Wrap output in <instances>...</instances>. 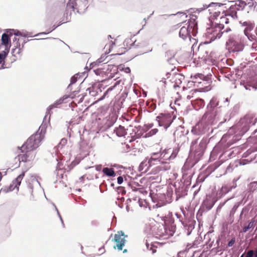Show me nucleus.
Wrapping results in <instances>:
<instances>
[{"label":"nucleus","mask_w":257,"mask_h":257,"mask_svg":"<svg viewBox=\"0 0 257 257\" xmlns=\"http://www.w3.org/2000/svg\"><path fill=\"white\" fill-rule=\"evenodd\" d=\"M17 36L14 35L11 39H13V41H16L17 40Z\"/></svg>","instance_id":"bb28decb"},{"label":"nucleus","mask_w":257,"mask_h":257,"mask_svg":"<svg viewBox=\"0 0 257 257\" xmlns=\"http://www.w3.org/2000/svg\"><path fill=\"white\" fill-rule=\"evenodd\" d=\"M229 22V19L226 15H222L220 16L218 21H216L215 23L219 26V28L220 29L223 28L224 26V24H227Z\"/></svg>","instance_id":"9d476101"},{"label":"nucleus","mask_w":257,"mask_h":257,"mask_svg":"<svg viewBox=\"0 0 257 257\" xmlns=\"http://www.w3.org/2000/svg\"><path fill=\"white\" fill-rule=\"evenodd\" d=\"M183 16H185L186 18L187 17V16L185 15V14H183Z\"/></svg>","instance_id":"c756f323"},{"label":"nucleus","mask_w":257,"mask_h":257,"mask_svg":"<svg viewBox=\"0 0 257 257\" xmlns=\"http://www.w3.org/2000/svg\"><path fill=\"white\" fill-rule=\"evenodd\" d=\"M9 52L0 49V69L3 68L5 64V60Z\"/></svg>","instance_id":"f8f14e48"},{"label":"nucleus","mask_w":257,"mask_h":257,"mask_svg":"<svg viewBox=\"0 0 257 257\" xmlns=\"http://www.w3.org/2000/svg\"><path fill=\"white\" fill-rule=\"evenodd\" d=\"M35 157V153L32 150H29L26 153L19 155L17 158H16L19 161L18 164H16L15 167L20 166L21 162H30L34 160Z\"/></svg>","instance_id":"20e7f679"},{"label":"nucleus","mask_w":257,"mask_h":257,"mask_svg":"<svg viewBox=\"0 0 257 257\" xmlns=\"http://www.w3.org/2000/svg\"><path fill=\"white\" fill-rule=\"evenodd\" d=\"M252 3H250L249 2L247 3L248 5H254L255 7H256L257 8V0H251Z\"/></svg>","instance_id":"412c9836"},{"label":"nucleus","mask_w":257,"mask_h":257,"mask_svg":"<svg viewBox=\"0 0 257 257\" xmlns=\"http://www.w3.org/2000/svg\"><path fill=\"white\" fill-rule=\"evenodd\" d=\"M253 227V222H250L248 223V225L246 227H244L243 228V231L244 232H246L249 229L252 228Z\"/></svg>","instance_id":"a211bd4d"},{"label":"nucleus","mask_w":257,"mask_h":257,"mask_svg":"<svg viewBox=\"0 0 257 257\" xmlns=\"http://www.w3.org/2000/svg\"><path fill=\"white\" fill-rule=\"evenodd\" d=\"M208 8L211 16L214 17L216 21H218L220 13V5L219 4L212 3L208 6Z\"/></svg>","instance_id":"423d86ee"},{"label":"nucleus","mask_w":257,"mask_h":257,"mask_svg":"<svg viewBox=\"0 0 257 257\" xmlns=\"http://www.w3.org/2000/svg\"><path fill=\"white\" fill-rule=\"evenodd\" d=\"M4 34L7 35V36H8V37L10 38L11 39L14 35H16V36H21L22 35L21 33L20 32H19L17 30H14V29L9 30L7 31V32L5 33H4Z\"/></svg>","instance_id":"2eb2a0df"},{"label":"nucleus","mask_w":257,"mask_h":257,"mask_svg":"<svg viewBox=\"0 0 257 257\" xmlns=\"http://www.w3.org/2000/svg\"><path fill=\"white\" fill-rule=\"evenodd\" d=\"M40 129V133L30 137L23 147L28 150H33L39 146L41 141L44 139L46 133L44 125H41Z\"/></svg>","instance_id":"f257e3e1"},{"label":"nucleus","mask_w":257,"mask_h":257,"mask_svg":"<svg viewBox=\"0 0 257 257\" xmlns=\"http://www.w3.org/2000/svg\"><path fill=\"white\" fill-rule=\"evenodd\" d=\"M152 132L153 134H155L157 132V130L154 129V130H152Z\"/></svg>","instance_id":"a878e982"},{"label":"nucleus","mask_w":257,"mask_h":257,"mask_svg":"<svg viewBox=\"0 0 257 257\" xmlns=\"http://www.w3.org/2000/svg\"><path fill=\"white\" fill-rule=\"evenodd\" d=\"M113 241L116 243L114 247L121 250L126 241L124 233L122 231H117L114 235Z\"/></svg>","instance_id":"7ed1b4c3"},{"label":"nucleus","mask_w":257,"mask_h":257,"mask_svg":"<svg viewBox=\"0 0 257 257\" xmlns=\"http://www.w3.org/2000/svg\"><path fill=\"white\" fill-rule=\"evenodd\" d=\"M193 17L194 16L191 18L189 24H186V26H183L180 29L179 35L183 39L189 36L191 32L193 33L196 29L197 23L195 22Z\"/></svg>","instance_id":"f03ea898"},{"label":"nucleus","mask_w":257,"mask_h":257,"mask_svg":"<svg viewBox=\"0 0 257 257\" xmlns=\"http://www.w3.org/2000/svg\"><path fill=\"white\" fill-rule=\"evenodd\" d=\"M227 44L230 45V47L232 49L233 51H239L242 49V45L236 41L229 40L228 42H227Z\"/></svg>","instance_id":"1a4fd4ad"},{"label":"nucleus","mask_w":257,"mask_h":257,"mask_svg":"<svg viewBox=\"0 0 257 257\" xmlns=\"http://www.w3.org/2000/svg\"><path fill=\"white\" fill-rule=\"evenodd\" d=\"M254 257H257V248L255 249L254 252Z\"/></svg>","instance_id":"cd10ccee"},{"label":"nucleus","mask_w":257,"mask_h":257,"mask_svg":"<svg viewBox=\"0 0 257 257\" xmlns=\"http://www.w3.org/2000/svg\"><path fill=\"white\" fill-rule=\"evenodd\" d=\"M123 182V178L119 176L117 178V183L118 184H121Z\"/></svg>","instance_id":"5701e85b"},{"label":"nucleus","mask_w":257,"mask_h":257,"mask_svg":"<svg viewBox=\"0 0 257 257\" xmlns=\"http://www.w3.org/2000/svg\"><path fill=\"white\" fill-rule=\"evenodd\" d=\"M69 146L67 145V140L66 139H62L57 146L58 151H61L63 153L67 152Z\"/></svg>","instance_id":"6e6552de"},{"label":"nucleus","mask_w":257,"mask_h":257,"mask_svg":"<svg viewBox=\"0 0 257 257\" xmlns=\"http://www.w3.org/2000/svg\"><path fill=\"white\" fill-rule=\"evenodd\" d=\"M102 172L109 177L114 176V172L112 168H104Z\"/></svg>","instance_id":"dca6fc26"},{"label":"nucleus","mask_w":257,"mask_h":257,"mask_svg":"<svg viewBox=\"0 0 257 257\" xmlns=\"http://www.w3.org/2000/svg\"><path fill=\"white\" fill-rule=\"evenodd\" d=\"M210 29H209V30H208V33H210Z\"/></svg>","instance_id":"7c9ffc66"},{"label":"nucleus","mask_w":257,"mask_h":257,"mask_svg":"<svg viewBox=\"0 0 257 257\" xmlns=\"http://www.w3.org/2000/svg\"><path fill=\"white\" fill-rule=\"evenodd\" d=\"M124 71L126 73H130L131 72V70L128 67L125 68Z\"/></svg>","instance_id":"b1692460"},{"label":"nucleus","mask_w":257,"mask_h":257,"mask_svg":"<svg viewBox=\"0 0 257 257\" xmlns=\"http://www.w3.org/2000/svg\"><path fill=\"white\" fill-rule=\"evenodd\" d=\"M253 29V26L252 25H249L247 27H246L244 32V34L245 35L247 36L248 37H249V32L250 31H251V30Z\"/></svg>","instance_id":"f3484780"},{"label":"nucleus","mask_w":257,"mask_h":257,"mask_svg":"<svg viewBox=\"0 0 257 257\" xmlns=\"http://www.w3.org/2000/svg\"><path fill=\"white\" fill-rule=\"evenodd\" d=\"M32 183L33 184L35 185V186H40V183L39 182H38V181L35 179V178H33L32 179Z\"/></svg>","instance_id":"4be33fe9"},{"label":"nucleus","mask_w":257,"mask_h":257,"mask_svg":"<svg viewBox=\"0 0 257 257\" xmlns=\"http://www.w3.org/2000/svg\"><path fill=\"white\" fill-rule=\"evenodd\" d=\"M126 251H127V250L126 249H124L123 252H126Z\"/></svg>","instance_id":"c85d7f7f"},{"label":"nucleus","mask_w":257,"mask_h":257,"mask_svg":"<svg viewBox=\"0 0 257 257\" xmlns=\"http://www.w3.org/2000/svg\"><path fill=\"white\" fill-rule=\"evenodd\" d=\"M233 243H234V241L233 240H231V241L229 242L228 246H232L233 245Z\"/></svg>","instance_id":"393cba45"},{"label":"nucleus","mask_w":257,"mask_h":257,"mask_svg":"<svg viewBox=\"0 0 257 257\" xmlns=\"http://www.w3.org/2000/svg\"><path fill=\"white\" fill-rule=\"evenodd\" d=\"M12 55L16 59L19 58L21 56L22 49L19 45V46H17L15 49L12 50Z\"/></svg>","instance_id":"4468645a"},{"label":"nucleus","mask_w":257,"mask_h":257,"mask_svg":"<svg viewBox=\"0 0 257 257\" xmlns=\"http://www.w3.org/2000/svg\"><path fill=\"white\" fill-rule=\"evenodd\" d=\"M168 118V116H159L157 117V120L159 122V124L160 126L165 125V129L166 130L170 125V123L168 124H165L167 122V119Z\"/></svg>","instance_id":"9b49d317"},{"label":"nucleus","mask_w":257,"mask_h":257,"mask_svg":"<svg viewBox=\"0 0 257 257\" xmlns=\"http://www.w3.org/2000/svg\"><path fill=\"white\" fill-rule=\"evenodd\" d=\"M62 102V100L61 99H60L59 100H58V101H57L55 103L50 105L49 107V109H52V108L53 107H56V105L57 104H60Z\"/></svg>","instance_id":"6ab92c4d"},{"label":"nucleus","mask_w":257,"mask_h":257,"mask_svg":"<svg viewBox=\"0 0 257 257\" xmlns=\"http://www.w3.org/2000/svg\"><path fill=\"white\" fill-rule=\"evenodd\" d=\"M24 176V174H22L18 176L17 178L13 182L12 184L9 188L2 189L1 192L8 193L12 191L16 188L17 192L19 190V186L20 185L22 180Z\"/></svg>","instance_id":"39448f33"},{"label":"nucleus","mask_w":257,"mask_h":257,"mask_svg":"<svg viewBox=\"0 0 257 257\" xmlns=\"http://www.w3.org/2000/svg\"><path fill=\"white\" fill-rule=\"evenodd\" d=\"M243 255H242L241 257H242Z\"/></svg>","instance_id":"2f4dec72"},{"label":"nucleus","mask_w":257,"mask_h":257,"mask_svg":"<svg viewBox=\"0 0 257 257\" xmlns=\"http://www.w3.org/2000/svg\"><path fill=\"white\" fill-rule=\"evenodd\" d=\"M11 39L4 34L2 36V44L0 45V49L9 52L11 47Z\"/></svg>","instance_id":"0eeeda50"},{"label":"nucleus","mask_w":257,"mask_h":257,"mask_svg":"<svg viewBox=\"0 0 257 257\" xmlns=\"http://www.w3.org/2000/svg\"><path fill=\"white\" fill-rule=\"evenodd\" d=\"M254 254V251L252 250H249L246 253V257H252Z\"/></svg>","instance_id":"aec40b11"},{"label":"nucleus","mask_w":257,"mask_h":257,"mask_svg":"<svg viewBox=\"0 0 257 257\" xmlns=\"http://www.w3.org/2000/svg\"><path fill=\"white\" fill-rule=\"evenodd\" d=\"M246 5V2L242 0H238L232 3L231 7L234 6L236 9H242Z\"/></svg>","instance_id":"ddd939ff"}]
</instances>
